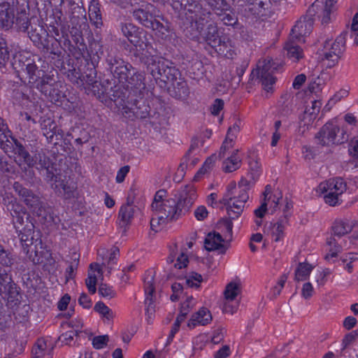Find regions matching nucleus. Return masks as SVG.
<instances>
[{
    "label": "nucleus",
    "mask_w": 358,
    "mask_h": 358,
    "mask_svg": "<svg viewBox=\"0 0 358 358\" xmlns=\"http://www.w3.org/2000/svg\"><path fill=\"white\" fill-rule=\"evenodd\" d=\"M129 166H124L118 170L115 178V180L117 183H121L124 180L126 176L129 172Z\"/></svg>",
    "instance_id": "64"
},
{
    "label": "nucleus",
    "mask_w": 358,
    "mask_h": 358,
    "mask_svg": "<svg viewBox=\"0 0 358 358\" xmlns=\"http://www.w3.org/2000/svg\"><path fill=\"white\" fill-rule=\"evenodd\" d=\"M134 208L129 204L124 205L121 207L119 213V217L123 222H130L133 221L134 216Z\"/></svg>",
    "instance_id": "37"
},
{
    "label": "nucleus",
    "mask_w": 358,
    "mask_h": 358,
    "mask_svg": "<svg viewBox=\"0 0 358 358\" xmlns=\"http://www.w3.org/2000/svg\"><path fill=\"white\" fill-rule=\"evenodd\" d=\"M100 257H102L103 260L107 262L108 266L115 263L117 257H118L119 250L116 247H113L110 250H106L105 248H101L98 251Z\"/></svg>",
    "instance_id": "32"
},
{
    "label": "nucleus",
    "mask_w": 358,
    "mask_h": 358,
    "mask_svg": "<svg viewBox=\"0 0 358 358\" xmlns=\"http://www.w3.org/2000/svg\"><path fill=\"white\" fill-rule=\"evenodd\" d=\"M263 235L260 232L253 234L250 238V250L252 252H255L257 250V247L255 245V243H261L263 241Z\"/></svg>",
    "instance_id": "63"
},
{
    "label": "nucleus",
    "mask_w": 358,
    "mask_h": 358,
    "mask_svg": "<svg viewBox=\"0 0 358 358\" xmlns=\"http://www.w3.org/2000/svg\"><path fill=\"white\" fill-rule=\"evenodd\" d=\"M78 358H104V357L91 350H83L80 351Z\"/></svg>",
    "instance_id": "59"
},
{
    "label": "nucleus",
    "mask_w": 358,
    "mask_h": 358,
    "mask_svg": "<svg viewBox=\"0 0 358 358\" xmlns=\"http://www.w3.org/2000/svg\"><path fill=\"white\" fill-rule=\"evenodd\" d=\"M11 64L13 69L15 71L17 76L19 77L20 73L22 70V59L20 52H17L13 55Z\"/></svg>",
    "instance_id": "51"
},
{
    "label": "nucleus",
    "mask_w": 358,
    "mask_h": 358,
    "mask_svg": "<svg viewBox=\"0 0 358 358\" xmlns=\"http://www.w3.org/2000/svg\"><path fill=\"white\" fill-rule=\"evenodd\" d=\"M329 273L327 269H318L315 274V281L319 286L323 285L327 281V277Z\"/></svg>",
    "instance_id": "54"
},
{
    "label": "nucleus",
    "mask_w": 358,
    "mask_h": 358,
    "mask_svg": "<svg viewBox=\"0 0 358 358\" xmlns=\"http://www.w3.org/2000/svg\"><path fill=\"white\" fill-rule=\"evenodd\" d=\"M121 31L123 35L132 43L138 51H143L148 47L144 32L130 22L122 24Z\"/></svg>",
    "instance_id": "8"
},
{
    "label": "nucleus",
    "mask_w": 358,
    "mask_h": 358,
    "mask_svg": "<svg viewBox=\"0 0 358 358\" xmlns=\"http://www.w3.org/2000/svg\"><path fill=\"white\" fill-rule=\"evenodd\" d=\"M152 6H147L145 9L140 8L134 11V17L145 27H150L156 20L154 15L151 13Z\"/></svg>",
    "instance_id": "23"
},
{
    "label": "nucleus",
    "mask_w": 358,
    "mask_h": 358,
    "mask_svg": "<svg viewBox=\"0 0 358 358\" xmlns=\"http://www.w3.org/2000/svg\"><path fill=\"white\" fill-rule=\"evenodd\" d=\"M163 63H162L159 60L158 62L153 60V63L148 64V69H150L153 77L155 78H159V76H162L166 73V69H161V67H163Z\"/></svg>",
    "instance_id": "43"
},
{
    "label": "nucleus",
    "mask_w": 358,
    "mask_h": 358,
    "mask_svg": "<svg viewBox=\"0 0 358 358\" xmlns=\"http://www.w3.org/2000/svg\"><path fill=\"white\" fill-rule=\"evenodd\" d=\"M238 150H234L231 155L223 162V171L225 172H233L240 168L241 159L238 155Z\"/></svg>",
    "instance_id": "25"
},
{
    "label": "nucleus",
    "mask_w": 358,
    "mask_h": 358,
    "mask_svg": "<svg viewBox=\"0 0 358 358\" xmlns=\"http://www.w3.org/2000/svg\"><path fill=\"white\" fill-rule=\"evenodd\" d=\"M217 159V157L215 154H213L208 157L201 168L197 171L194 177V180H198L200 178L206 174L209 173L215 167V162Z\"/></svg>",
    "instance_id": "29"
},
{
    "label": "nucleus",
    "mask_w": 358,
    "mask_h": 358,
    "mask_svg": "<svg viewBox=\"0 0 358 358\" xmlns=\"http://www.w3.org/2000/svg\"><path fill=\"white\" fill-rule=\"evenodd\" d=\"M316 138L322 145H338L347 141L345 131L334 122L325 124L316 135Z\"/></svg>",
    "instance_id": "5"
},
{
    "label": "nucleus",
    "mask_w": 358,
    "mask_h": 358,
    "mask_svg": "<svg viewBox=\"0 0 358 358\" xmlns=\"http://www.w3.org/2000/svg\"><path fill=\"white\" fill-rule=\"evenodd\" d=\"M145 320L152 324L156 316L157 294L155 292L154 272L149 271L144 278Z\"/></svg>",
    "instance_id": "7"
},
{
    "label": "nucleus",
    "mask_w": 358,
    "mask_h": 358,
    "mask_svg": "<svg viewBox=\"0 0 358 358\" xmlns=\"http://www.w3.org/2000/svg\"><path fill=\"white\" fill-rule=\"evenodd\" d=\"M89 18L92 24L96 28H99L102 25V18L100 13L99 3L95 0L90 2L88 10Z\"/></svg>",
    "instance_id": "27"
},
{
    "label": "nucleus",
    "mask_w": 358,
    "mask_h": 358,
    "mask_svg": "<svg viewBox=\"0 0 358 358\" xmlns=\"http://www.w3.org/2000/svg\"><path fill=\"white\" fill-rule=\"evenodd\" d=\"M196 299L192 296H187L186 299L182 301L180 306V315L177 317L171 333L175 334L179 328L180 323L184 320L185 315L187 313L196 305Z\"/></svg>",
    "instance_id": "19"
},
{
    "label": "nucleus",
    "mask_w": 358,
    "mask_h": 358,
    "mask_svg": "<svg viewBox=\"0 0 358 358\" xmlns=\"http://www.w3.org/2000/svg\"><path fill=\"white\" fill-rule=\"evenodd\" d=\"M327 83L324 74H321L318 77L313 79L308 85V90L310 92L317 94L320 92Z\"/></svg>",
    "instance_id": "34"
},
{
    "label": "nucleus",
    "mask_w": 358,
    "mask_h": 358,
    "mask_svg": "<svg viewBox=\"0 0 358 358\" xmlns=\"http://www.w3.org/2000/svg\"><path fill=\"white\" fill-rule=\"evenodd\" d=\"M53 346L48 338H38L31 351V358H50Z\"/></svg>",
    "instance_id": "11"
},
{
    "label": "nucleus",
    "mask_w": 358,
    "mask_h": 358,
    "mask_svg": "<svg viewBox=\"0 0 358 358\" xmlns=\"http://www.w3.org/2000/svg\"><path fill=\"white\" fill-rule=\"evenodd\" d=\"M311 30V23L309 22L299 21L292 29V37L298 40L303 41L302 36L309 34Z\"/></svg>",
    "instance_id": "26"
},
{
    "label": "nucleus",
    "mask_w": 358,
    "mask_h": 358,
    "mask_svg": "<svg viewBox=\"0 0 358 358\" xmlns=\"http://www.w3.org/2000/svg\"><path fill=\"white\" fill-rule=\"evenodd\" d=\"M224 334V331L223 329H215L210 333H208L209 341L213 344L219 343L222 340Z\"/></svg>",
    "instance_id": "49"
},
{
    "label": "nucleus",
    "mask_w": 358,
    "mask_h": 358,
    "mask_svg": "<svg viewBox=\"0 0 358 358\" xmlns=\"http://www.w3.org/2000/svg\"><path fill=\"white\" fill-rule=\"evenodd\" d=\"M210 343L208 334H201L195 338L194 341V348L201 349L205 345Z\"/></svg>",
    "instance_id": "53"
},
{
    "label": "nucleus",
    "mask_w": 358,
    "mask_h": 358,
    "mask_svg": "<svg viewBox=\"0 0 358 358\" xmlns=\"http://www.w3.org/2000/svg\"><path fill=\"white\" fill-rule=\"evenodd\" d=\"M232 240V225H222L218 231L210 232L206 235L204 247L208 251H215L224 255L229 249Z\"/></svg>",
    "instance_id": "4"
},
{
    "label": "nucleus",
    "mask_w": 358,
    "mask_h": 358,
    "mask_svg": "<svg viewBox=\"0 0 358 358\" xmlns=\"http://www.w3.org/2000/svg\"><path fill=\"white\" fill-rule=\"evenodd\" d=\"M204 37L208 43L213 48L216 46L221 39L218 36L217 27L212 24L208 26Z\"/></svg>",
    "instance_id": "35"
},
{
    "label": "nucleus",
    "mask_w": 358,
    "mask_h": 358,
    "mask_svg": "<svg viewBox=\"0 0 358 358\" xmlns=\"http://www.w3.org/2000/svg\"><path fill=\"white\" fill-rule=\"evenodd\" d=\"M168 262L173 263L174 268L182 269L187 266L189 261L187 255L184 252H181L176 257L173 255L169 256Z\"/></svg>",
    "instance_id": "36"
},
{
    "label": "nucleus",
    "mask_w": 358,
    "mask_h": 358,
    "mask_svg": "<svg viewBox=\"0 0 358 358\" xmlns=\"http://www.w3.org/2000/svg\"><path fill=\"white\" fill-rule=\"evenodd\" d=\"M287 57L294 62L299 61L303 57L302 50L292 42H288L285 45Z\"/></svg>",
    "instance_id": "33"
},
{
    "label": "nucleus",
    "mask_w": 358,
    "mask_h": 358,
    "mask_svg": "<svg viewBox=\"0 0 358 358\" xmlns=\"http://www.w3.org/2000/svg\"><path fill=\"white\" fill-rule=\"evenodd\" d=\"M108 336L107 335L97 336L92 339V345L96 349H103L107 345Z\"/></svg>",
    "instance_id": "50"
},
{
    "label": "nucleus",
    "mask_w": 358,
    "mask_h": 358,
    "mask_svg": "<svg viewBox=\"0 0 358 358\" xmlns=\"http://www.w3.org/2000/svg\"><path fill=\"white\" fill-rule=\"evenodd\" d=\"M122 113L124 115H125L126 117H131V114H133V115H135L136 117H139L141 118H143V117H145L148 115V112L146 110L145 111L142 112L141 113H138V111H135L134 109L131 111L128 107L125 106V107L122 108Z\"/></svg>",
    "instance_id": "57"
},
{
    "label": "nucleus",
    "mask_w": 358,
    "mask_h": 358,
    "mask_svg": "<svg viewBox=\"0 0 358 358\" xmlns=\"http://www.w3.org/2000/svg\"><path fill=\"white\" fill-rule=\"evenodd\" d=\"M322 107V102L319 99L311 100L306 106L303 114L301 117V122L304 126H309L317 119Z\"/></svg>",
    "instance_id": "12"
},
{
    "label": "nucleus",
    "mask_w": 358,
    "mask_h": 358,
    "mask_svg": "<svg viewBox=\"0 0 358 358\" xmlns=\"http://www.w3.org/2000/svg\"><path fill=\"white\" fill-rule=\"evenodd\" d=\"M209 212L205 206H197L194 211V216L198 222H204L208 217Z\"/></svg>",
    "instance_id": "47"
},
{
    "label": "nucleus",
    "mask_w": 358,
    "mask_h": 358,
    "mask_svg": "<svg viewBox=\"0 0 358 358\" xmlns=\"http://www.w3.org/2000/svg\"><path fill=\"white\" fill-rule=\"evenodd\" d=\"M74 335L75 333L73 330H69L62 334L58 338V345L59 346L70 345L73 340Z\"/></svg>",
    "instance_id": "45"
},
{
    "label": "nucleus",
    "mask_w": 358,
    "mask_h": 358,
    "mask_svg": "<svg viewBox=\"0 0 358 358\" xmlns=\"http://www.w3.org/2000/svg\"><path fill=\"white\" fill-rule=\"evenodd\" d=\"M133 71L131 65H120L116 68L115 73L119 76L120 80H127Z\"/></svg>",
    "instance_id": "46"
},
{
    "label": "nucleus",
    "mask_w": 358,
    "mask_h": 358,
    "mask_svg": "<svg viewBox=\"0 0 358 358\" xmlns=\"http://www.w3.org/2000/svg\"><path fill=\"white\" fill-rule=\"evenodd\" d=\"M39 165L40 167H38V169H42V171L44 172L43 175L46 176L47 179L51 182H56V180H55V178H56L57 177L53 172V166L50 165V162H48V163H46L44 160V162L42 163V160L41 159L39 162Z\"/></svg>",
    "instance_id": "42"
},
{
    "label": "nucleus",
    "mask_w": 358,
    "mask_h": 358,
    "mask_svg": "<svg viewBox=\"0 0 358 358\" xmlns=\"http://www.w3.org/2000/svg\"><path fill=\"white\" fill-rule=\"evenodd\" d=\"M319 195H323L324 201L331 206H338L342 203V200L336 193L333 192H316Z\"/></svg>",
    "instance_id": "39"
},
{
    "label": "nucleus",
    "mask_w": 358,
    "mask_h": 358,
    "mask_svg": "<svg viewBox=\"0 0 358 358\" xmlns=\"http://www.w3.org/2000/svg\"><path fill=\"white\" fill-rule=\"evenodd\" d=\"M314 268V266L306 262L298 265L295 271V278L298 281L306 280Z\"/></svg>",
    "instance_id": "31"
},
{
    "label": "nucleus",
    "mask_w": 358,
    "mask_h": 358,
    "mask_svg": "<svg viewBox=\"0 0 358 358\" xmlns=\"http://www.w3.org/2000/svg\"><path fill=\"white\" fill-rule=\"evenodd\" d=\"M98 292L101 297L106 299H111L116 296L114 288L106 283H101L99 285Z\"/></svg>",
    "instance_id": "41"
},
{
    "label": "nucleus",
    "mask_w": 358,
    "mask_h": 358,
    "mask_svg": "<svg viewBox=\"0 0 358 358\" xmlns=\"http://www.w3.org/2000/svg\"><path fill=\"white\" fill-rule=\"evenodd\" d=\"M197 194L195 187L192 185H187L182 188L178 194L177 201L172 204V208L166 209V215L170 222L177 220L184 212L188 211L197 199Z\"/></svg>",
    "instance_id": "3"
},
{
    "label": "nucleus",
    "mask_w": 358,
    "mask_h": 358,
    "mask_svg": "<svg viewBox=\"0 0 358 358\" xmlns=\"http://www.w3.org/2000/svg\"><path fill=\"white\" fill-rule=\"evenodd\" d=\"M213 48L218 54L229 59H232L236 55L234 45L229 38H221Z\"/></svg>",
    "instance_id": "20"
},
{
    "label": "nucleus",
    "mask_w": 358,
    "mask_h": 358,
    "mask_svg": "<svg viewBox=\"0 0 358 358\" xmlns=\"http://www.w3.org/2000/svg\"><path fill=\"white\" fill-rule=\"evenodd\" d=\"M212 320L210 312L206 308H200L193 314L187 322L189 328L192 329L197 325H206Z\"/></svg>",
    "instance_id": "18"
},
{
    "label": "nucleus",
    "mask_w": 358,
    "mask_h": 358,
    "mask_svg": "<svg viewBox=\"0 0 358 358\" xmlns=\"http://www.w3.org/2000/svg\"><path fill=\"white\" fill-rule=\"evenodd\" d=\"M9 58V53L3 39L0 38V66H3Z\"/></svg>",
    "instance_id": "52"
},
{
    "label": "nucleus",
    "mask_w": 358,
    "mask_h": 358,
    "mask_svg": "<svg viewBox=\"0 0 358 358\" xmlns=\"http://www.w3.org/2000/svg\"><path fill=\"white\" fill-rule=\"evenodd\" d=\"M343 262L346 263L345 266V268L350 272L352 271V266H351V262L355 261H358V253H349L345 255L343 258Z\"/></svg>",
    "instance_id": "55"
},
{
    "label": "nucleus",
    "mask_w": 358,
    "mask_h": 358,
    "mask_svg": "<svg viewBox=\"0 0 358 358\" xmlns=\"http://www.w3.org/2000/svg\"><path fill=\"white\" fill-rule=\"evenodd\" d=\"M14 9L8 2L0 1V27L4 29L11 28L15 22Z\"/></svg>",
    "instance_id": "13"
},
{
    "label": "nucleus",
    "mask_w": 358,
    "mask_h": 358,
    "mask_svg": "<svg viewBox=\"0 0 358 358\" xmlns=\"http://www.w3.org/2000/svg\"><path fill=\"white\" fill-rule=\"evenodd\" d=\"M336 10V6L334 8L330 7V6H327L325 3V7L323 10V14L322 17V22L323 24L329 23L331 20V15H334V11Z\"/></svg>",
    "instance_id": "56"
},
{
    "label": "nucleus",
    "mask_w": 358,
    "mask_h": 358,
    "mask_svg": "<svg viewBox=\"0 0 358 358\" xmlns=\"http://www.w3.org/2000/svg\"><path fill=\"white\" fill-rule=\"evenodd\" d=\"M248 164L249 173L248 176L253 180H258L261 174V166L254 152H250Z\"/></svg>",
    "instance_id": "28"
},
{
    "label": "nucleus",
    "mask_w": 358,
    "mask_h": 358,
    "mask_svg": "<svg viewBox=\"0 0 358 358\" xmlns=\"http://www.w3.org/2000/svg\"><path fill=\"white\" fill-rule=\"evenodd\" d=\"M240 131V127L236 123L228 129L225 140L220 148V155L224 157L226 152L234 146V140Z\"/></svg>",
    "instance_id": "21"
},
{
    "label": "nucleus",
    "mask_w": 358,
    "mask_h": 358,
    "mask_svg": "<svg viewBox=\"0 0 358 358\" xmlns=\"http://www.w3.org/2000/svg\"><path fill=\"white\" fill-rule=\"evenodd\" d=\"M9 131L7 129V127L3 124V121L0 118V147L4 150V152H8L13 148V143H15L19 150V153L21 151L20 143L13 138L9 139L10 136L8 135Z\"/></svg>",
    "instance_id": "16"
},
{
    "label": "nucleus",
    "mask_w": 358,
    "mask_h": 358,
    "mask_svg": "<svg viewBox=\"0 0 358 358\" xmlns=\"http://www.w3.org/2000/svg\"><path fill=\"white\" fill-rule=\"evenodd\" d=\"M292 208V203L283 198L280 189L268 185L261 195L260 205L254 210L255 222H261L266 216H271L274 224H283L289 221Z\"/></svg>",
    "instance_id": "1"
},
{
    "label": "nucleus",
    "mask_w": 358,
    "mask_h": 358,
    "mask_svg": "<svg viewBox=\"0 0 358 358\" xmlns=\"http://www.w3.org/2000/svg\"><path fill=\"white\" fill-rule=\"evenodd\" d=\"M0 294L8 295L10 298L19 295L15 285L12 282L11 278L5 268L0 266Z\"/></svg>",
    "instance_id": "14"
},
{
    "label": "nucleus",
    "mask_w": 358,
    "mask_h": 358,
    "mask_svg": "<svg viewBox=\"0 0 358 358\" xmlns=\"http://www.w3.org/2000/svg\"><path fill=\"white\" fill-rule=\"evenodd\" d=\"M243 283L241 279L234 278L229 281L224 290V297L227 301H235L242 292Z\"/></svg>",
    "instance_id": "15"
},
{
    "label": "nucleus",
    "mask_w": 358,
    "mask_h": 358,
    "mask_svg": "<svg viewBox=\"0 0 358 358\" xmlns=\"http://www.w3.org/2000/svg\"><path fill=\"white\" fill-rule=\"evenodd\" d=\"M187 287L197 289L203 281V276L196 272H189L184 277Z\"/></svg>",
    "instance_id": "30"
},
{
    "label": "nucleus",
    "mask_w": 358,
    "mask_h": 358,
    "mask_svg": "<svg viewBox=\"0 0 358 358\" xmlns=\"http://www.w3.org/2000/svg\"><path fill=\"white\" fill-rule=\"evenodd\" d=\"M349 153L352 157L356 166L358 167V138L352 143L349 148Z\"/></svg>",
    "instance_id": "58"
},
{
    "label": "nucleus",
    "mask_w": 358,
    "mask_h": 358,
    "mask_svg": "<svg viewBox=\"0 0 358 358\" xmlns=\"http://www.w3.org/2000/svg\"><path fill=\"white\" fill-rule=\"evenodd\" d=\"M166 192L165 190L160 189L157 191L155 195L151 208L155 212V216L157 219L163 222H170L168 221V217L165 213L166 209L172 208V204H173L174 201L169 199L166 200Z\"/></svg>",
    "instance_id": "9"
},
{
    "label": "nucleus",
    "mask_w": 358,
    "mask_h": 358,
    "mask_svg": "<svg viewBox=\"0 0 358 358\" xmlns=\"http://www.w3.org/2000/svg\"><path fill=\"white\" fill-rule=\"evenodd\" d=\"M257 180L252 178H243L238 187L235 182L228 184L227 192L220 202L227 206V215L231 220H236L242 214L245 203L249 198L248 190Z\"/></svg>",
    "instance_id": "2"
},
{
    "label": "nucleus",
    "mask_w": 358,
    "mask_h": 358,
    "mask_svg": "<svg viewBox=\"0 0 358 358\" xmlns=\"http://www.w3.org/2000/svg\"><path fill=\"white\" fill-rule=\"evenodd\" d=\"M79 304L84 308L90 309L92 306L91 299L86 294H81L78 299Z\"/></svg>",
    "instance_id": "60"
},
{
    "label": "nucleus",
    "mask_w": 358,
    "mask_h": 358,
    "mask_svg": "<svg viewBox=\"0 0 358 358\" xmlns=\"http://www.w3.org/2000/svg\"><path fill=\"white\" fill-rule=\"evenodd\" d=\"M150 28L152 29L161 38H166L171 31L168 24L164 25L157 20H155Z\"/></svg>",
    "instance_id": "40"
},
{
    "label": "nucleus",
    "mask_w": 358,
    "mask_h": 358,
    "mask_svg": "<svg viewBox=\"0 0 358 358\" xmlns=\"http://www.w3.org/2000/svg\"><path fill=\"white\" fill-rule=\"evenodd\" d=\"M24 202L26 203L27 206L30 207L32 211H35L40 206L38 196L30 193L27 194L25 199H24Z\"/></svg>",
    "instance_id": "48"
},
{
    "label": "nucleus",
    "mask_w": 358,
    "mask_h": 358,
    "mask_svg": "<svg viewBox=\"0 0 358 358\" xmlns=\"http://www.w3.org/2000/svg\"><path fill=\"white\" fill-rule=\"evenodd\" d=\"M265 238H271L275 241H279L283 237V225H264L262 229Z\"/></svg>",
    "instance_id": "24"
},
{
    "label": "nucleus",
    "mask_w": 358,
    "mask_h": 358,
    "mask_svg": "<svg viewBox=\"0 0 358 358\" xmlns=\"http://www.w3.org/2000/svg\"><path fill=\"white\" fill-rule=\"evenodd\" d=\"M101 266L96 263L91 264L88 271V276L86 279V285L90 293L94 294L96 292L97 280L101 279Z\"/></svg>",
    "instance_id": "17"
},
{
    "label": "nucleus",
    "mask_w": 358,
    "mask_h": 358,
    "mask_svg": "<svg viewBox=\"0 0 358 358\" xmlns=\"http://www.w3.org/2000/svg\"><path fill=\"white\" fill-rule=\"evenodd\" d=\"M94 310L99 315L104 323H112L115 317V313L113 310L100 301L95 303Z\"/></svg>",
    "instance_id": "22"
},
{
    "label": "nucleus",
    "mask_w": 358,
    "mask_h": 358,
    "mask_svg": "<svg viewBox=\"0 0 358 358\" xmlns=\"http://www.w3.org/2000/svg\"><path fill=\"white\" fill-rule=\"evenodd\" d=\"M327 247V253L325 255V259L327 261L333 262L334 259L336 257L338 252L340 251V248L334 241H329Z\"/></svg>",
    "instance_id": "44"
},
{
    "label": "nucleus",
    "mask_w": 358,
    "mask_h": 358,
    "mask_svg": "<svg viewBox=\"0 0 358 358\" xmlns=\"http://www.w3.org/2000/svg\"><path fill=\"white\" fill-rule=\"evenodd\" d=\"M70 303L71 296L68 294H65L58 301L57 308L59 310H65L67 309Z\"/></svg>",
    "instance_id": "61"
},
{
    "label": "nucleus",
    "mask_w": 358,
    "mask_h": 358,
    "mask_svg": "<svg viewBox=\"0 0 358 358\" xmlns=\"http://www.w3.org/2000/svg\"><path fill=\"white\" fill-rule=\"evenodd\" d=\"M348 91L347 90L342 89L337 92L329 101V103H336L341 101L342 99L348 96Z\"/></svg>",
    "instance_id": "62"
},
{
    "label": "nucleus",
    "mask_w": 358,
    "mask_h": 358,
    "mask_svg": "<svg viewBox=\"0 0 358 358\" xmlns=\"http://www.w3.org/2000/svg\"><path fill=\"white\" fill-rule=\"evenodd\" d=\"M345 35L339 34L334 40H327L325 41L322 55L324 60L328 67L331 68L336 66L345 50Z\"/></svg>",
    "instance_id": "6"
},
{
    "label": "nucleus",
    "mask_w": 358,
    "mask_h": 358,
    "mask_svg": "<svg viewBox=\"0 0 358 358\" xmlns=\"http://www.w3.org/2000/svg\"><path fill=\"white\" fill-rule=\"evenodd\" d=\"M347 184L341 178H334L323 181L316 187V192H333L341 198V195L346 191Z\"/></svg>",
    "instance_id": "10"
},
{
    "label": "nucleus",
    "mask_w": 358,
    "mask_h": 358,
    "mask_svg": "<svg viewBox=\"0 0 358 358\" xmlns=\"http://www.w3.org/2000/svg\"><path fill=\"white\" fill-rule=\"evenodd\" d=\"M170 299L171 301H178L184 294V288L181 282L173 281L171 284Z\"/></svg>",
    "instance_id": "38"
}]
</instances>
